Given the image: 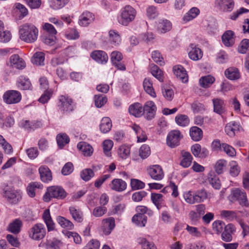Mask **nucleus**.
Returning a JSON list of instances; mask_svg holds the SVG:
<instances>
[{"instance_id":"nucleus-7","label":"nucleus","mask_w":249,"mask_h":249,"mask_svg":"<svg viewBox=\"0 0 249 249\" xmlns=\"http://www.w3.org/2000/svg\"><path fill=\"white\" fill-rule=\"evenodd\" d=\"M2 196L11 204H17L22 198L21 193L19 190L10 188L5 190Z\"/></svg>"},{"instance_id":"nucleus-17","label":"nucleus","mask_w":249,"mask_h":249,"mask_svg":"<svg viewBox=\"0 0 249 249\" xmlns=\"http://www.w3.org/2000/svg\"><path fill=\"white\" fill-rule=\"evenodd\" d=\"M11 65L18 69H22L26 66L24 60L18 54L12 55L10 58Z\"/></svg>"},{"instance_id":"nucleus-13","label":"nucleus","mask_w":249,"mask_h":249,"mask_svg":"<svg viewBox=\"0 0 249 249\" xmlns=\"http://www.w3.org/2000/svg\"><path fill=\"white\" fill-rule=\"evenodd\" d=\"M123 59L122 53L118 51H114L111 53V60L112 64L120 70L124 71L125 67L122 64L121 61Z\"/></svg>"},{"instance_id":"nucleus-53","label":"nucleus","mask_w":249,"mask_h":249,"mask_svg":"<svg viewBox=\"0 0 249 249\" xmlns=\"http://www.w3.org/2000/svg\"><path fill=\"white\" fill-rule=\"evenodd\" d=\"M130 148L126 145H123L120 146L118 149V155L123 159H126L130 155Z\"/></svg>"},{"instance_id":"nucleus-39","label":"nucleus","mask_w":249,"mask_h":249,"mask_svg":"<svg viewBox=\"0 0 249 249\" xmlns=\"http://www.w3.org/2000/svg\"><path fill=\"white\" fill-rule=\"evenodd\" d=\"M151 199L157 209L160 210L161 208L162 203L164 201L163 195L161 194L153 193L151 195Z\"/></svg>"},{"instance_id":"nucleus-64","label":"nucleus","mask_w":249,"mask_h":249,"mask_svg":"<svg viewBox=\"0 0 249 249\" xmlns=\"http://www.w3.org/2000/svg\"><path fill=\"white\" fill-rule=\"evenodd\" d=\"M150 154V149L148 145H142L139 150V155L142 159L147 158Z\"/></svg>"},{"instance_id":"nucleus-21","label":"nucleus","mask_w":249,"mask_h":249,"mask_svg":"<svg viewBox=\"0 0 249 249\" xmlns=\"http://www.w3.org/2000/svg\"><path fill=\"white\" fill-rule=\"evenodd\" d=\"M213 111L219 115H222L225 112V103L224 100L220 98L213 99Z\"/></svg>"},{"instance_id":"nucleus-14","label":"nucleus","mask_w":249,"mask_h":249,"mask_svg":"<svg viewBox=\"0 0 249 249\" xmlns=\"http://www.w3.org/2000/svg\"><path fill=\"white\" fill-rule=\"evenodd\" d=\"M110 189L118 192H121L125 190L127 187V184L122 179L114 178L109 184Z\"/></svg>"},{"instance_id":"nucleus-46","label":"nucleus","mask_w":249,"mask_h":249,"mask_svg":"<svg viewBox=\"0 0 249 249\" xmlns=\"http://www.w3.org/2000/svg\"><path fill=\"white\" fill-rule=\"evenodd\" d=\"M199 12V10L196 7L192 8L184 16L183 20L187 22L193 19L197 16Z\"/></svg>"},{"instance_id":"nucleus-18","label":"nucleus","mask_w":249,"mask_h":249,"mask_svg":"<svg viewBox=\"0 0 249 249\" xmlns=\"http://www.w3.org/2000/svg\"><path fill=\"white\" fill-rule=\"evenodd\" d=\"M216 2L224 12H231L234 6L233 0H216Z\"/></svg>"},{"instance_id":"nucleus-15","label":"nucleus","mask_w":249,"mask_h":249,"mask_svg":"<svg viewBox=\"0 0 249 249\" xmlns=\"http://www.w3.org/2000/svg\"><path fill=\"white\" fill-rule=\"evenodd\" d=\"M174 73L177 77L180 79L183 83L187 82L188 80V76L185 69L181 65H177L173 67Z\"/></svg>"},{"instance_id":"nucleus-43","label":"nucleus","mask_w":249,"mask_h":249,"mask_svg":"<svg viewBox=\"0 0 249 249\" xmlns=\"http://www.w3.org/2000/svg\"><path fill=\"white\" fill-rule=\"evenodd\" d=\"M239 130V125L234 123H229L227 124L225 128V131L227 135L230 137L234 136L235 133Z\"/></svg>"},{"instance_id":"nucleus-10","label":"nucleus","mask_w":249,"mask_h":249,"mask_svg":"<svg viewBox=\"0 0 249 249\" xmlns=\"http://www.w3.org/2000/svg\"><path fill=\"white\" fill-rule=\"evenodd\" d=\"M180 133L178 130H173L169 133L166 140L167 144L171 148L178 146L181 138Z\"/></svg>"},{"instance_id":"nucleus-16","label":"nucleus","mask_w":249,"mask_h":249,"mask_svg":"<svg viewBox=\"0 0 249 249\" xmlns=\"http://www.w3.org/2000/svg\"><path fill=\"white\" fill-rule=\"evenodd\" d=\"M103 230L106 235L109 234L114 228L115 224L114 218L111 217L102 220Z\"/></svg>"},{"instance_id":"nucleus-41","label":"nucleus","mask_w":249,"mask_h":249,"mask_svg":"<svg viewBox=\"0 0 249 249\" xmlns=\"http://www.w3.org/2000/svg\"><path fill=\"white\" fill-rule=\"evenodd\" d=\"M43 185L39 182H33L30 183L27 188L28 195L31 197H34L36 196V189H42Z\"/></svg>"},{"instance_id":"nucleus-1","label":"nucleus","mask_w":249,"mask_h":249,"mask_svg":"<svg viewBox=\"0 0 249 249\" xmlns=\"http://www.w3.org/2000/svg\"><path fill=\"white\" fill-rule=\"evenodd\" d=\"M20 38L27 43L34 42L37 38L38 31L33 24L25 23L20 26Z\"/></svg>"},{"instance_id":"nucleus-40","label":"nucleus","mask_w":249,"mask_h":249,"mask_svg":"<svg viewBox=\"0 0 249 249\" xmlns=\"http://www.w3.org/2000/svg\"><path fill=\"white\" fill-rule=\"evenodd\" d=\"M143 86L145 91L150 96L156 97V94L153 88V85L149 78H145L143 82Z\"/></svg>"},{"instance_id":"nucleus-32","label":"nucleus","mask_w":249,"mask_h":249,"mask_svg":"<svg viewBox=\"0 0 249 249\" xmlns=\"http://www.w3.org/2000/svg\"><path fill=\"white\" fill-rule=\"evenodd\" d=\"M11 34L9 31L4 30L3 24L0 20V42L6 43L9 42L11 39Z\"/></svg>"},{"instance_id":"nucleus-8","label":"nucleus","mask_w":249,"mask_h":249,"mask_svg":"<svg viewBox=\"0 0 249 249\" xmlns=\"http://www.w3.org/2000/svg\"><path fill=\"white\" fill-rule=\"evenodd\" d=\"M3 98L4 101L7 104H16L20 101L21 95L17 90H9L4 93Z\"/></svg>"},{"instance_id":"nucleus-9","label":"nucleus","mask_w":249,"mask_h":249,"mask_svg":"<svg viewBox=\"0 0 249 249\" xmlns=\"http://www.w3.org/2000/svg\"><path fill=\"white\" fill-rule=\"evenodd\" d=\"M156 110L157 107L155 103L151 101L146 102L143 107V114L145 115L148 120H151L154 118Z\"/></svg>"},{"instance_id":"nucleus-23","label":"nucleus","mask_w":249,"mask_h":249,"mask_svg":"<svg viewBox=\"0 0 249 249\" xmlns=\"http://www.w3.org/2000/svg\"><path fill=\"white\" fill-rule=\"evenodd\" d=\"M190 49L189 56L190 59L194 61H197L202 58L203 53L199 48L196 47L194 44H191L190 46Z\"/></svg>"},{"instance_id":"nucleus-42","label":"nucleus","mask_w":249,"mask_h":249,"mask_svg":"<svg viewBox=\"0 0 249 249\" xmlns=\"http://www.w3.org/2000/svg\"><path fill=\"white\" fill-rule=\"evenodd\" d=\"M70 213L73 219L78 222H81L83 220V213L79 209H77L74 207H70Z\"/></svg>"},{"instance_id":"nucleus-47","label":"nucleus","mask_w":249,"mask_h":249,"mask_svg":"<svg viewBox=\"0 0 249 249\" xmlns=\"http://www.w3.org/2000/svg\"><path fill=\"white\" fill-rule=\"evenodd\" d=\"M215 81L214 78L211 75L201 77L199 80L200 86L205 88L209 87Z\"/></svg>"},{"instance_id":"nucleus-28","label":"nucleus","mask_w":249,"mask_h":249,"mask_svg":"<svg viewBox=\"0 0 249 249\" xmlns=\"http://www.w3.org/2000/svg\"><path fill=\"white\" fill-rule=\"evenodd\" d=\"M226 77L231 80H235L240 77V74L239 70L234 67H230L227 69L225 71Z\"/></svg>"},{"instance_id":"nucleus-36","label":"nucleus","mask_w":249,"mask_h":249,"mask_svg":"<svg viewBox=\"0 0 249 249\" xmlns=\"http://www.w3.org/2000/svg\"><path fill=\"white\" fill-rule=\"evenodd\" d=\"M171 28V23L166 19L159 20L157 25L158 30L161 33H165L170 31Z\"/></svg>"},{"instance_id":"nucleus-2","label":"nucleus","mask_w":249,"mask_h":249,"mask_svg":"<svg viewBox=\"0 0 249 249\" xmlns=\"http://www.w3.org/2000/svg\"><path fill=\"white\" fill-rule=\"evenodd\" d=\"M228 199L230 202L232 203L237 202L242 207H249V200L247 198V194L242 189L239 188L232 189L231 194L228 196Z\"/></svg>"},{"instance_id":"nucleus-38","label":"nucleus","mask_w":249,"mask_h":249,"mask_svg":"<svg viewBox=\"0 0 249 249\" xmlns=\"http://www.w3.org/2000/svg\"><path fill=\"white\" fill-rule=\"evenodd\" d=\"M132 221L137 226L143 227L145 226L147 222V217L145 215L136 214L133 216Z\"/></svg>"},{"instance_id":"nucleus-55","label":"nucleus","mask_w":249,"mask_h":249,"mask_svg":"<svg viewBox=\"0 0 249 249\" xmlns=\"http://www.w3.org/2000/svg\"><path fill=\"white\" fill-rule=\"evenodd\" d=\"M139 243L141 245L142 249H157L153 242H149L144 238H140Z\"/></svg>"},{"instance_id":"nucleus-19","label":"nucleus","mask_w":249,"mask_h":249,"mask_svg":"<svg viewBox=\"0 0 249 249\" xmlns=\"http://www.w3.org/2000/svg\"><path fill=\"white\" fill-rule=\"evenodd\" d=\"M222 40L225 46H232L234 44L233 32L231 30L226 31L222 36Z\"/></svg>"},{"instance_id":"nucleus-24","label":"nucleus","mask_w":249,"mask_h":249,"mask_svg":"<svg viewBox=\"0 0 249 249\" xmlns=\"http://www.w3.org/2000/svg\"><path fill=\"white\" fill-rule=\"evenodd\" d=\"M77 146L85 156H90L93 153V149L92 146L85 142H79Z\"/></svg>"},{"instance_id":"nucleus-52","label":"nucleus","mask_w":249,"mask_h":249,"mask_svg":"<svg viewBox=\"0 0 249 249\" xmlns=\"http://www.w3.org/2000/svg\"><path fill=\"white\" fill-rule=\"evenodd\" d=\"M56 141L58 146L62 148L70 142L69 137L66 134H58L56 137Z\"/></svg>"},{"instance_id":"nucleus-63","label":"nucleus","mask_w":249,"mask_h":249,"mask_svg":"<svg viewBox=\"0 0 249 249\" xmlns=\"http://www.w3.org/2000/svg\"><path fill=\"white\" fill-rule=\"evenodd\" d=\"M227 161L224 160H218L215 164L214 169L215 172L218 174H221L223 173L224 169L226 167Z\"/></svg>"},{"instance_id":"nucleus-61","label":"nucleus","mask_w":249,"mask_h":249,"mask_svg":"<svg viewBox=\"0 0 249 249\" xmlns=\"http://www.w3.org/2000/svg\"><path fill=\"white\" fill-rule=\"evenodd\" d=\"M81 178L85 181H89L94 176V172L89 168H87L83 170L80 174Z\"/></svg>"},{"instance_id":"nucleus-54","label":"nucleus","mask_w":249,"mask_h":249,"mask_svg":"<svg viewBox=\"0 0 249 249\" xmlns=\"http://www.w3.org/2000/svg\"><path fill=\"white\" fill-rule=\"evenodd\" d=\"M236 213L233 211L222 210L220 212V215L223 218L232 221L236 218Z\"/></svg>"},{"instance_id":"nucleus-25","label":"nucleus","mask_w":249,"mask_h":249,"mask_svg":"<svg viewBox=\"0 0 249 249\" xmlns=\"http://www.w3.org/2000/svg\"><path fill=\"white\" fill-rule=\"evenodd\" d=\"M42 217L47 227L48 231H53L55 228L54 223L51 216L49 209H46L44 211Z\"/></svg>"},{"instance_id":"nucleus-59","label":"nucleus","mask_w":249,"mask_h":249,"mask_svg":"<svg viewBox=\"0 0 249 249\" xmlns=\"http://www.w3.org/2000/svg\"><path fill=\"white\" fill-rule=\"evenodd\" d=\"M195 196L196 198V202L199 203L203 201L208 197L206 191L204 189L197 190L195 192Z\"/></svg>"},{"instance_id":"nucleus-30","label":"nucleus","mask_w":249,"mask_h":249,"mask_svg":"<svg viewBox=\"0 0 249 249\" xmlns=\"http://www.w3.org/2000/svg\"><path fill=\"white\" fill-rule=\"evenodd\" d=\"M99 127L102 132L106 133L109 132L112 127L111 119L108 117L103 118L101 121Z\"/></svg>"},{"instance_id":"nucleus-20","label":"nucleus","mask_w":249,"mask_h":249,"mask_svg":"<svg viewBox=\"0 0 249 249\" xmlns=\"http://www.w3.org/2000/svg\"><path fill=\"white\" fill-rule=\"evenodd\" d=\"M94 15L90 12H84L79 17L78 23L79 25L86 26L93 21Z\"/></svg>"},{"instance_id":"nucleus-27","label":"nucleus","mask_w":249,"mask_h":249,"mask_svg":"<svg viewBox=\"0 0 249 249\" xmlns=\"http://www.w3.org/2000/svg\"><path fill=\"white\" fill-rule=\"evenodd\" d=\"M129 112L136 117H139L143 114V107L139 103H135L130 106Z\"/></svg>"},{"instance_id":"nucleus-62","label":"nucleus","mask_w":249,"mask_h":249,"mask_svg":"<svg viewBox=\"0 0 249 249\" xmlns=\"http://www.w3.org/2000/svg\"><path fill=\"white\" fill-rule=\"evenodd\" d=\"M69 0H50L51 6L54 9H60L65 5Z\"/></svg>"},{"instance_id":"nucleus-50","label":"nucleus","mask_w":249,"mask_h":249,"mask_svg":"<svg viewBox=\"0 0 249 249\" xmlns=\"http://www.w3.org/2000/svg\"><path fill=\"white\" fill-rule=\"evenodd\" d=\"M94 103L95 106L98 108L102 107L107 102L106 96L103 94L96 95L94 96Z\"/></svg>"},{"instance_id":"nucleus-11","label":"nucleus","mask_w":249,"mask_h":249,"mask_svg":"<svg viewBox=\"0 0 249 249\" xmlns=\"http://www.w3.org/2000/svg\"><path fill=\"white\" fill-rule=\"evenodd\" d=\"M147 172L151 178L156 180H161L164 177V172L161 167L159 165L150 166Z\"/></svg>"},{"instance_id":"nucleus-51","label":"nucleus","mask_w":249,"mask_h":249,"mask_svg":"<svg viewBox=\"0 0 249 249\" xmlns=\"http://www.w3.org/2000/svg\"><path fill=\"white\" fill-rule=\"evenodd\" d=\"M208 182L215 189H219L221 187V183L218 178L215 175L210 174L208 178Z\"/></svg>"},{"instance_id":"nucleus-12","label":"nucleus","mask_w":249,"mask_h":249,"mask_svg":"<svg viewBox=\"0 0 249 249\" xmlns=\"http://www.w3.org/2000/svg\"><path fill=\"white\" fill-rule=\"evenodd\" d=\"M235 231L234 226L232 224H228L227 225L224 231H222L221 239L226 242H229L232 241V234Z\"/></svg>"},{"instance_id":"nucleus-3","label":"nucleus","mask_w":249,"mask_h":249,"mask_svg":"<svg viewBox=\"0 0 249 249\" xmlns=\"http://www.w3.org/2000/svg\"><path fill=\"white\" fill-rule=\"evenodd\" d=\"M136 15V10L132 6L126 5L121 10L119 22L123 25L127 26L134 19Z\"/></svg>"},{"instance_id":"nucleus-26","label":"nucleus","mask_w":249,"mask_h":249,"mask_svg":"<svg viewBox=\"0 0 249 249\" xmlns=\"http://www.w3.org/2000/svg\"><path fill=\"white\" fill-rule=\"evenodd\" d=\"M39 173L40 178L42 181L46 182L52 180V173L47 167L41 166L39 168Z\"/></svg>"},{"instance_id":"nucleus-22","label":"nucleus","mask_w":249,"mask_h":249,"mask_svg":"<svg viewBox=\"0 0 249 249\" xmlns=\"http://www.w3.org/2000/svg\"><path fill=\"white\" fill-rule=\"evenodd\" d=\"M91 57L101 63H106L108 60L107 54L102 51H95L90 54Z\"/></svg>"},{"instance_id":"nucleus-31","label":"nucleus","mask_w":249,"mask_h":249,"mask_svg":"<svg viewBox=\"0 0 249 249\" xmlns=\"http://www.w3.org/2000/svg\"><path fill=\"white\" fill-rule=\"evenodd\" d=\"M109 40L110 43L114 45L118 46L121 42V37L118 32L114 30H110L108 32Z\"/></svg>"},{"instance_id":"nucleus-57","label":"nucleus","mask_w":249,"mask_h":249,"mask_svg":"<svg viewBox=\"0 0 249 249\" xmlns=\"http://www.w3.org/2000/svg\"><path fill=\"white\" fill-rule=\"evenodd\" d=\"M226 226L224 222L222 221L216 220L213 222L212 228L216 233L219 234L221 233L223 230H224Z\"/></svg>"},{"instance_id":"nucleus-60","label":"nucleus","mask_w":249,"mask_h":249,"mask_svg":"<svg viewBox=\"0 0 249 249\" xmlns=\"http://www.w3.org/2000/svg\"><path fill=\"white\" fill-rule=\"evenodd\" d=\"M230 173L233 177L237 176L240 172V168L235 161H231L230 163Z\"/></svg>"},{"instance_id":"nucleus-48","label":"nucleus","mask_w":249,"mask_h":249,"mask_svg":"<svg viewBox=\"0 0 249 249\" xmlns=\"http://www.w3.org/2000/svg\"><path fill=\"white\" fill-rule=\"evenodd\" d=\"M151 73L160 81L162 82L163 81L162 71L157 66L154 64L151 65Z\"/></svg>"},{"instance_id":"nucleus-37","label":"nucleus","mask_w":249,"mask_h":249,"mask_svg":"<svg viewBox=\"0 0 249 249\" xmlns=\"http://www.w3.org/2000/svg\"><path fill=\"white\" fill-rule=\"evenodd\" d=\"M56 220L60 226L63 228H65L69 230H71L74 228L73 223L64 217L58 216L56 218Z\"/></svg>"},{"instance_id":"nucleus-5","label":"nucleus","mask_w":249,"mask_h":249,"mask_svg":"<svg viewBox=\"0 0 249 249\" xmlns=\"http://www.w3.org/2000/svg\"><path fill=\"white\" fill-rule=\"evenodd\" d=\"M57 106L59 110L62 113H70L72 112L75 107L72 99L64 95L59 97Z\"/></svg>"},{"instance_id":"nucleus-33","label":"nucleus","mask_w":249,"mask_h":249,"mask_svg":"<svg viewBox=\"0 0 249 249\" xmlns=\"http://www.w3.org/2000/svg\"><path fill=\"white\" fill-rule=\"evenodd\" d=\"M22 225V221L19 219H16L9 225L8 230L13 233L18 234L20 232Z\"/></svg>"},{"instance_id":"nucleus-4","label":"nucleus","mask_w":249,"mask_h":249,"mask_svg":"<svg viewBox=\"0 0 249 249\" xmlns=\"http://www.w3.org/2000/svg\"><path fill=\"white\" fill-rule=\"evenodd\" d=\"M67 196V193L61 187L51 186L48 188L47 192L43 196V200L45 202L50 201L51 198L62 199Z\"/></svg>"},{"instance_id":"nucleus-44","label":"nucleus","mask_w":249,"mask_h":249,"mask_svg":"<svg viewBox=\"0 0 249 249\" xmlns=\"http://www.w3.org/2000/svg\"><path fill=\"white\" fill-rule=\"evenodd\" d=\"M182 160H181L180 164L184 168L188 167L190 166L193 158L191 156V154L188 152H181Z\"/></svg>"},{"instance_id":"nucleus-58","label":"nucleus","mask_w":249,"mask_h":249,"mask_svg":"<svg viewBox=\"0 0 249 249\" xmlns=\"http://www.w3.org/2000/svg\"><path fill=\"white\" fill-rule=\"evenodd\" d=\"M113 145V142L111 140H106L104 141L103 143V150L105 154L107 156H111L110 150H111Z\"/></svg>"},{"instance_id":"nucleus-35","label":"nucleus","mask_w":249,"mask_h":249,"mask_svg":"<svg viewBox=\"0 0 249 249\" xmlns=\"http://www.w3.org/2000/svg\"><path fill=\"white\" fill-rule=\"evenodd\" d=\"M63 245L61 240L54 238L45 243V249H61Z\"/></svg>"},{"instance_id":"nucleus-45","label":"nucleus","mask_w":249,"mask_h":249,"mask_svg":"<svg viewBox=\"0 0 249 249\" xmlns=\"http://www.w3.org/2000/svg\"><path fill=\"white\" fill-rule=\"evenodd\" d=\"M17 86L21 89L27 90L31 87V83L28 79L21 76L18 80Z\"/></svg>"},{"instance_id":"nucleus-34","label":"nucleus","mask_w":249,"mask_h":249,"mask_svg":"<svg viewBox=\"0 0 249 249\" xmlns=\"http://www.w3.org/2000/svg\"><path fill=\"white\" fill-rule=\"evenodd\" d=\"M32 62L36 66L44 65L45 54L42 52H37L34 53L32 59Z\"/></svg>"},{"instance_id":"nucleus-29","label":"nucleus","mask_w":249,"mask_h":249,"mask_svg":"<svg viewBox=\"0 0 249 249\" xmlns=\"http://www.w3.org/2000/svg\"><path fill=\"white\" fill-rule=\"evenodd\" d=\"M190 135L193 141L197 142L202 138L203 132L200 128L192 126L190 129Z\"/></svg>"},{"instance_id":"nucleus-49","label":"nucleus","mask_w":249,"mask_h":249,"mask_svg":"<svg viewBox=\"0 0 249 249\" xmlns=\"http://www.w3.org/2000/svg\"><path fill=\"white\" fill-rule=\"evenodd\" d=\"M175 121L178 125L181 126H185L189 124L190 120L187 115L179 114L176 117Z\"/></svg>"},{"instance_id":"nucleus-6","label":"nucleus","mask_w":249,"mask_h":249,"mask_svg":"<svg viewBox=\"0 0 249 249\" xmlns=\"http://www.w3.org/2000/svg\"><path fill=\"white\" fill-rule=\"evenodd\" d=\"M29 236L36 241L43 239L46 235V230L42 224L34 225L28 231Z\"/></svg>"},{"instance_id":"nucleus-56","label":"nucleus","mask_w":249,"mask_h":249,"mask_svg":"<svg viewBox=\"0 0 249 249\" xmlns=\"http://www.w3.org/2000/svg\"><path fill=\"white\" fill-rule=\"evenodd\" d=\"M21 127L26 129L28 131H31L37 128L39 125L37 122H29V121H22L20 123Z\"/></svg>"}]
</instances>
